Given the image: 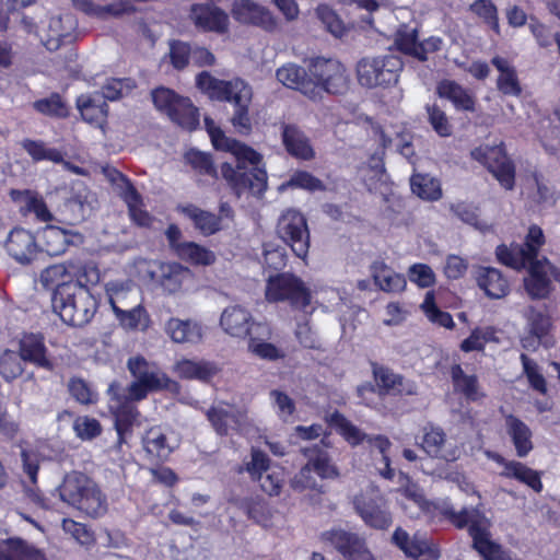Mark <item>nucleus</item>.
<instances>
[{"label": "nucleus", "instance_id": "obj_60", "mask_svg": "<svg viewBox=\"0 0 560 560\" xmlns=\"http://www.w3.org/2000/svg\"><path fill=\"white\" fill-rule=\"evenodd\" d=\"M497 340L493 327H478L471 331L468 338L462 341L460 350L464 352L481 351L488 342Z\"/></svg>", "mask_w": 560, "mask_h": 560}, {"label": "nucleus", "instance_id": "obj_42", "mask_svg": "<svg viewBox=\"0 0 560 560\" xmlns=\"http://www.w3.org/2000/svg\"><path fill=\"white\" fill-rule=\"evenodd\" d=\"M492 65L500 72L497 80V88L505 95L518 96L522 92L515 68L504 58L494 57Z\"/></svg>", "mask_w": 560, "mask_h": 560}, {"label": "nucleus", "instance_id": "obj_18", "mask_svg": "<svg viewBox=\"0 0 560 560\" xmlns=\"http://www.w3.org/2000/svg\"><path fill=\"white\" fill-rule=\"evenodd\" d=\"M130 374L152 392L161 389H177L178 385L154 364L142 357H133L127 363Z\"/></svg>", "mask_w": 560, "mask_h": 560}, {"label": "nucleus", "instance_id": "obj_15", "mask_svg": "<svg viewBox=\"0 0 560 560\" xmlns=\"http://www.w3.org/2000/svg\"><path fill=\"white\" fill-rule=\"evenodd\" d=\"M220 326L226 335L237 339L249 338L254 332H258L262 337L270 335L267 325L256 322L247 308L237 304L223 310L220 316Z\"/></svg>", "mask_w": 560, "mask_h": 560}, {"label": "nucleus", "instance_id": "obj_12", "mask_svg": "<svg viewBox=\"0 0 560 560\" xmlns=\"http://www.w3.org/2000/svg\"><path fill=\"white\" fill-rule=\"evenodd\" d=\"M138 268L145 272L149 280L158 281L170 294L182 291L194 278L191 270L178 262L140 260Z\"/></svg>", "mask_w": 560, "mask_h": 560}, {"label": "nucleus", "instance_id": "obj_31", "mask_svg": "<svg viewBox=\"0 0 560 560\" xmlns=\"http://www.w3.org/2000/svg\"><path fill=\"white\" fill-rule=\"evenodd\" d=\"M177 210L189 219L203 236L213 235L223 229L220 217L195 205L178 206Z\"/></svg>", "mask_w": 560, "mask_h": 560}, {"label": "nucleus", "instance_id": "obj_27", "mask_svg": "<svg viewBox=\"0 0 560 560\" xmlns=\"http://www.w3.org/2000/svg\"><path fill=\"white\" fill-rule=\"evenodd\" d=\"M504 427L506 434L511 439L516 455L526 457L533 450V432L530 428L514 415L504 417Z\"/></svg>", "mask_w": 560, "mask_h": 560}, {"label": "nucleus", "instance_id": "obj_30", "mask_svg": "<svg viewBox=\"0 0 560 560\" xmlns=\"http://www.w3.org/2000/svg\"><path fill=\"white\" fill-rule=\"evenodd\" d=\"M0 560H47V558L35 545L13 537L0 541Z\"/></svg>", "mask_w": 560, "mask_h": 560}, {"label": "nucleus", "instance_id": "obj_43", "mask_svg": "<svg viewBox=\"0 0 560 560\" xmlns=\"http://www.w3.org/2000/svg\"><path fill=\"white\" fill-rule=\"evenodd\" d=\"M106 293L114 314L118 313V308H129L140 302L138 292L122 282H108L106 284Z\"/></svg>", "mask_w": 560, "mask_h": 560}, {"label": "nucleus", "instance_id": "obj_2", "mask_svg": "<svg viewBox=\"0 0 560 560\" xmlns=\"http://www.w3.org/2000/svg\"><path fill=\"white\" fill-rule=\"evenodd\" d=\"M545 244V235L538 225H532L524 244L498 246L495 254L499 261L515 270L527 269L524 287L533 300L546 299L551 292L550 275L553 277V267L547 258L538 259V253Z\"/></svg>", "mask_w": 560, "mask_h": 560}, {"label": "nucleus", "instance_id": "obj_14", "mask_svg": "<svg viewBox=\"0 0 560 560\" xmlns=\"http://www.w3.org/2000/svg\"><path fill=\"white\" fill-rule=\"evenodd\" d=\"M471 158L485 165L503 188L511 190L515 184V167L506 156L503 144L480 145L471 151Z\"/></svg>", "mask_w": 560, "mask_h": 560}, {"label": "nucleus", "instance_id": "obj_29", "mask_svg": "<svg viewBox=\"0 0 560 560\" xmlns=\"http://www.w3.org/2000/svg\"><path fill=\"white\" fill-rule=\"evenodd\" d=\"M372 372L381 394H416L415 386L409 383L406 384L402 376L394 373L390 369L372 363Z\"/></svg>", "mask_w": 560, "mask_h": 560}, {"label": "nucleus", "instance_id": "obj_40", "mask_svg": "<svg viewBox=\"0 0 560 560\" xmlns=\"http://www.w3.org/2000/svg\"><path fill=\"white\" fill-rule=\"evenodd\" d=\"M174 372L182 378L206 382L215 373L214 364L203 360L182 359L174 365Z\"/></svg>", "mask_w": 560, "mask_h": 560}, {"label": "nucleus", "instance_id": "obj_22", "mask_svg": "<svg viewBox=\"0 0 560 560\" xmlns=\"http://www.w3.org/2000/svg\"><path fill=\"white\" fill-rule=\"evenodd\" d=\"M486 454L488 458L503 467V470L500 472L502 477L514 478L530 487L535 492H540L542 490L541 477L538 471L527 467L521 462L506 460L498 453L487 452Z\"/></svg>", "mask_w": 560, "mask_h": 560}, {"label": "nucleus", "instance_id": "obj_26", "mask_svg": "<svg viewBox=\"0 0 560 560\" xmlns=\"http://www.w3.org/2000/svg\"><path fill=\"white\" fill-rule=\"evenodd\" d=\"M165 332L176 343H199L203 338V328L194 319L170 318L165 324Z\"/></svg>", "mask_w": 560, "mask_h": 560}, {"label": "nucleus", "instance_id": "obj_21", "mask_svg": "<svg viewBox=\"0 0 560 560\" xmlns=\"http://www.w3.org/2000/svg\"><path fill=\"white\" fill-rule=\"evenodd\" d=\"M276 75L283 85L300 91L311 100L318 98V86L303 67L287 63L277 70Z\"/></svg>", "mask_w": 560, "mask_h": 560}, {"label": "nucleus", "instance_id": "obj_28", "mask_svg": "<svg viewBox=\"0 0 560 560\" xmlns=\"http://www.w3.org/2000/svg\"><path fill=\"white\" fill-rule=\"evenodd\" d=\"M45 250L51 256L63 254L69 245L81 244L83 237L80 233L61 229L56 225H47L43 231Z\"/></svg>", "mask_w": 560, "mask_h": 560}, {"label": "nucleus", "instance_id": "obj_61", "mask_svg": "<svg viewBox=\"0 0 560 560\" xmlns=\"http://www.w3.org/2000/svg\"><path fill=\"white\" fill-rule=\"evenodd\" d=\"M421 308L430 322L441 327L452 328L454 326L453 318L450 313L441 311L435 305V296L432 291L425 293Z\"/></svg>", "mask_w": 560, "mask_h": 560}, {"label": "nucleus", "instance_id": "obj_56", "mask_svg": "<svg viewBox=\"0 0 560 560\" xmlns=\"http://www.w3.org/2000/svg\"><path fill=\"white\" fill-rule=\"evenodd\" d=\"M269 337L270 335L268 337H262L261 335H258V332H254L248 338V351L264 360H277L283 358L284 354L279 348L265 341Z\"/></svg>", "mask_w": 560, "mask_h": 560}, {"label": "nucleus", "instance_id": "obj_8", "mask_svg": "<svg viewBox=\"0 0 560 560\" xmlns=\"http://www.w3.org/2000/svg\"><path fill=\"white\" fill-rule=\"evenodd\" d=\"M402 61L395 55L364 57L357 63V77L362 86L372 89L396 83Z\"/></svg>", "mask_w": 560, "mask_h": 560}, {"label": "nucleus", "instance_id": "obj_45", "mask_svg": "<svg viewBox=\"0 0 560 560\" xmlns=\"http://www.w3.org/2000/svg\"><path fill=\"white\" fill-rule=\"evenodd\" d=\"M115 316L119 325L126 330L145 331L151 324L150 315L141 302L129 308H118V313Z\"/></svg>", "mask_w": 560, "mask_h": 560}, {"label": "nucleus", "instance_id": "obj_4", "mask_svg": "<svg viewBox=\"0 0 560 560\" xmlns=\"http://www.w3.org/2000/svg\"><path fill=\"white\" fill-rule=\"evenodd\" d=\"M51 304L63 323L78 327L88 324L97 310V302L90 289L78 284L63 283L54 291Z\"/></svg>", "mask_w": 560, "mask_h": 560}, {"label": "nucleus", "instance_id": "obj_32", "mask_svg": "<svg viewBox=\"0 0 560 560\" xmlns=\"http://www.w3.org/2000/svg\"><path fill=\"white\" fill-rule=\"evenodd\" d=\"M191 18L196 25L208 31L224 32L229 23V18L224 11L208 4L194 5Z\"/></svg>", "mask_w": 560, "mask_h": 560}, {"label": "nucleus", "instance_id": "obj_57", "mask_svg": "<svg viewBox=\"0 0 560 560\" xmlns=\"http://www.w3.org/2000/svg\"><path fill=\"white\" fill-rule=\"evenodd\" d=\"M93 201L94 197L84 189L69 198L65 206L72 213L73 220L82 221L91 214Z\"/></svg>", "mask_w": 560, "mask_h": 560}, {"label": "nucleus", "instance_id": "obj_36", "mask_svg": "<svg viewBox=\"0 0 560 560\" xmlns=\"http://www.w3.org/2000/svg\"><path fill=\"white\" fill-rule=\"evenodd\" d=\"M371 273L375 284L384 292L398 293L406 288L405 277L395 272L383 261H374L371 266Z\"/></svg>", "mask_w": 560, "mask_h": 560}, {"label": "nucleus", "instance_id": "obj_54", "mask_svg": "<svg viewBox=\"0 0 560 560\" xmlns=\"http://www.w3.org/2000/svg\"><path fill=\"white\" fill-rule=\"evenodd\" d=\"M71 282L89 289V285L96 284L100 281V271L93 264L81 261H70Z\"/></svg>", "mask_w": 560, "mask_h": 560}, {"label": "nucleus", "instance_id": "obj_35", "mask_svg": "<svg viewBox=\"0 0 560 560\" xmlns=\"http://www.w3.org/2000/svg\"><path fill=\"white\" fill-rule=\"evenodd\" d=\"M282 140L287 151L301 160H311L315 153L310 143V139L296 126H284L282 131Z\"/></svg>", "mask_w": 560, "mask_h": 560}, {"label": "nucleus", "instance_id": "obj_1", "mask_svg": "<svg viewBox=\"0 0 560 560\" xmlns=\"http://www.w3.org/2000/svg\"><path fill=\"white\" fill-rule=\"evenodd\" d=\"M205 125L215 149L231 152L236 166L230 163L221 165L222 177L240 197L248 190L254 196H262L268 187V176L265 167L260 166L261 155L250 147L226 137L211 118H205Z\"/></svg>", "mask_w": 560, "mask_h": 560}, {"label": "nucleus", "instance_id": "obj_52", "mask_svg": "<svg viewBox=\"0 0 560 560\" xmlns=\"http://www.w3.org/2000/svg\"><path fill=\"white\" fill-rule=\"evenodd\" d=\"M21 145L35 162H39V161H51L54 163H62L63 162V155L59 150H57L55 148L47 147L45 144V142H43L40 140L24 139L21 142Z\"/></svg>", "mask_w": 560, "mask_h": 560}, {"label": "nucleus", "instance_id": "obj_49", "mask_svg": "<svg viewBox=\"0 0 560 560\" xmlns=\"http://www.w3.org/2000/svg\"><path fill=\"white\" fill-rule=\"evenodd\" d=\"M176 256L197 266H210L217 259L212 250L195 242H184L183 245L178 246Z\"/></svg>", "mask_w": 560, "mask_h": 560}, {"label": "nucleus", "instance_id": "obj_33", "mask_svg": "<svg viewBox=\"0 0 560 560\" xmlns=\"http://www.w3.org/2000/svg\"><path fill=\"white\" fill-rule=\"evenodd\" d=\"M77 106L82 118L89 124L101 126L107 117L108 106L100 92L79 96Z\"/></svg>", "mask_w": 560, "mask_h": 560}, {"label": "nucleus", "instance_id": "obj_64", "mask_svg": "<svg viewBox=\"0 0 560 560\" xmlns=\"http://www.w3.org/2000/svg\"><path fill=\"white\" fill-rule=\"evenodd\" d=\"M70 395L82 405L94 404L97 400V393L83 378L73 377L68 383Z\"/></svg>", "mask_w": 560, "mask_h": 560}, {"label": "nucleus", "instance_id": "obj_25", "mask_svg": "<svg viewBox=\"0 0 560 560\" xmlns=\"http://www.w3.org/2000/svg\"><path fill=\"white\" fill-rule=\"evenodd\" d=\"M142 446L149 458L160 462L166 460L175 448L166 430L160 425H154L145 431L142 436Z\"/></svg>", "mask_w": 560, "mask_h": 560}, {"label": "nucleus", "instance_id": "obj_58", "mask_svg": "<svg viewBox=\"0 0 560 560\" xmlns=\"http://www.w3.org/2000/svg\"><path fill=\"white\" fill-rule=\"evenodd\" d=\"M288 188H300L307 191L325 190L324 183L306 171H298L293 173L289 180L279 186V190L283 191Z\"/></svg>", "mask_w": 560, "mask_h": 560}, {"label": "nucleus", "instance_id": "obj_48", "mask_svg": "<svg viewBox=\"0 0 560 560\" xmlns=\"http://www.w3.org/2000/svg\"><path fill=\"white\" fill-rule=\"evenodd\" d=\"M121 197L128 206L132 221L140 226H149L152 220L151 215L143 209L142 198L130 182H126Z\"/></svg>", "mask_w": 560, "mask_h": 560}, {"label": "nucleus", "instance_id": "obj_53", "mask_svg": "<svg viewBox=\"0 0 560 560\" xmlns=\"http://www.w3.org/2000/svg\"><path fill=\"white\" fill-rule=\"evenodd\" d=\"M73 5L81 11L98 18L119 16L131 11L127 3L96 5L91 0H72Z\"/></svg>", "mask_w": 560, "mask_h": 560}, {"label": "nucleus", "instance_id": "obj_59", "mask_svg": "<svg viewBox=\"0 0 560 560\" xmlns=\"http://www.w3.org/2000/svg\"><path fill=\"white\" fill-rule=\"evenodd\" d=\"M40 282L46 288H54V291L59 290L63 283H70V262L49 266L42 272Z\"/></svg>", "mask_w": 560, "mask_h": 560}, {"label": "nucleus", "instance_id": "obj_13", "mask_svg": "<svg viewBox=\"0 0 560 560\" xmlns=\"http://www.w3.org/2000/svg\"><path fill=\"white\" fill-rule=\"evenodd\" d=\"M353 505L364 523L371 527L384 529L392 524L387 501L372 483L354 497Z\"/></svg>", "mask_w": 560, "mask_h": 560}, {"label": "nucleus", "instance_id": "obj_3", "mask_svg": "<svg viewBox=\"0 0 560 560\" xmlns=\"http://www.w3.org/2000/svg\"><path fill=\"white\" fill-rule=\"evenodd\" d=\"M57 491L62 502L90 517L96 518L107 512L106 495L84 474L73 471L66 475Z\"/></svg>", "mask_w": 560, "mask_h": 560}, {"label": "nucleus", "instance_id": "obj_34", "mask_svg": "<svg viewBox=\"0 0 560 560\" xmlns=\"http://www.w3.org/2000/svg\"><path fill=\"white\" fill-rule=\"evenodd\" d=\"M478 285L491 299H501L509 293V281L501 271L492 267H480L477 272Z\"/></svg>", "mask_w": 560, "mask_h": 560}, {"label": "nucleus", "instance_id": "obj_38", "mask_svg": "<svg viewBox=\"0 0 560 560\" xmlns=\"http://www.w3.org/2000/svg\"><path fill=\"white\" fill-rule=\"evenodd\" d=\"M302 453L319 479H334L339 476L337 467L331 464L328 453L320 445L304 447Z\"/></svg>", "mask_w": 560, "mask_h": 560}, {"label": "nucleus", "instance_id": "obj_5", "mask_svg": "<svg viewBox=\"0 0 560 560\" xmlns=\"http://www.w3.org/2000/svg\"><path fill=\"white\" fill-rule=\"evenodd\" d=\"M450 518L458 528L468 527L472 546L483 560H511L501 545L490 539L489 521L479 509L465 508L459 512L452 511L450 512Z\"/></svg>", "mask_w": 560, "mask_h": 560}, {"label": "nucleus", "instance_id": "obj_46", "mask_svg": "<svg viewBox=\"0 0 560 560\" xmlns=\"http://www.w3.org/2000/svg\"><path fill=\"white\" fill-rule=\"evenodd\" d=\"M207 417L218 434L226 435L230 429L240 425L243 416L241 412H235L232 408L215 406L207 411Z\"/></svg>", "mask_w": 560, "mask_h": 560}, {"label": "nucleus", "instance_id": "obj_44", "mask_svg": "<svg viewBox=\"0 0 560 560\" xmlns=\"http://www.w3.org/2000/svg\"><path fill=\"white\" fill-rule=\"evenodd\" d=\"M77 23L71 14L51 16L48 21V38L44 43L47 49H57L61 40L68 37Z\"/></svg>", "mask_w": 560, "mask_h": 560}, {"label": "nucleus", "instance_id": "obj_41", "mask_svg": "<svg viewBox=\"0 0 560 560\" xmlns=\"http://www.w3.org/2000/svg\"><path fill=\"white\" fill-rule=\"evenodd\" d=\"M451 378L454 390L462 394L467 400L476 401L483 397L476 375L466 374L459 364L451 368Z\"/></svg>", "mask_w": 560, "mask_h": 560}, {"label": "nucleus", "instance_id": "obj_63", "mask_svg": "<svg viewBox=\"0 0 560 560\" xmlns=\"http://www.w3.org/2000/svg\"><path fill=\"white\" fill-rule=\"evenodd\" d=\"M72 428L75 435L83 441L93 440L102 432L100 421L89 416H80L75 418Z\"/></svg>", "mask_w": 560, "mask_h": 560}, {"label": "nucleus", "instance_id": "obj_39", "mask_svg": "<svg viewBox=\"0 0 560 560\" xmlns=\"http://www.w3.org/2000/svg\"><path fill=\"white\" fill-rule=\"evenodd\" d=\"M436 92L440 97L451 101L458 110H475L474 97L455 81H441L436 86Z\"/></svg>", "mask_w": 560, "mask_h": 560}, {"label": "nucleus", "instance_id": "obj_62", "mask_svg": "<svg viewBox=\"0 0 560 560\" xmlns=\"http://www.w3.org/2000/svg\"><path fill=\"white\" fill-rule=\"evenodd\" d=\"M270 469V458L257 447H252L249 460L244 462L245 470L252 480H260L261 475Z\"/></svg>", "mask_w": 560, "mask_h": 560}, {"label": "nucleus", "instance_id": "obj_16", "mask_svg": "<svg viewBox=\"0 0 560 560\" xmlns=\"http://www.w3.org/2000/svg\"><path fill=\"white\" fill-rule=\"evenodd\" d=\"M108 394L110 396L109 409L114 416V425L118 435L117 446L120 447L131 435L132 428L139 425L140 412L133 404L120 395L118 385L110 384Z\"/></svg>", "mask_w": 560, "mask_h": 560}, {"label": "nucleus", "instance_id": "obj_50", "mask_svg": "<svg viewBox=\"0 0 560 560\" xmlns=\"http://www.w3.org/2000/svg\"><path fill=\"white\" fill-rule=\"evenodd\" d=\"M329 424L334 427L342 438L352 446H358L365 442L368 434L350 422L343 415L338 411L329 416Z\"/></svg>", "mask_w": 560, "mask_h": 560}, {"label": "nucleus", "instance_id": "obj_10", "mask_svg": "<svg viewBox=\"0 0 560 560\" xmlns=\"http://www.w3.org/2000/svg\"><path fill=\"white\" fill-rule=\"evenodd\" d=\"M278 236L292 249L294 255L305 259L310 249V230L305 215L294 209H285L277 222Z\"/></svg>", "mask_w": 560, "mask_h": 560}, {"label": "nucleus", "instance_id": "obj_9", "mask_svg": "<svg viewBox=\"0 0 560 560\" xmlns=\"http://www.w3.org/2000/svg\"><path fill=\"white\" fill-rule=\"evenodd\" d=\"M155 108L166 114L170 119L187 130H194L199 125L198 109L188 97L176 94L173 90L161 86L151 92Z\"/></svg>", "mask_w": 560, "mask_h": 560}, {"label": "nucleus", "instance_id": "obj_7", "mask_svg": "<svg viewBox=\"0 0 560 560\" xmlns=\"http://www.w3.org/2000/svg\"><path fill=\"white\" fill-rule=\"evenodd\" d=\"M196 84L211 100L229 102L234 108L249 106L253 100L252 86L240 78L225 81L209 72H201L196 78Z\"/></svg>", "mask_w": 560, "mask_h": 560}, {"label": "nucleus", "instance_id": "obj_20", "mask_svg": "<svg viewBox=\"0 0 560 560\" xmlns=\"http://www.w3.org/2000/svg\"><path fill=\"white\" fill-rule=\"evenodd\" d=\"M232 13L241 23L253 24L269 32L277 28V20L272 13L265 7L250 0L235 1Z\"/></svg>", "mask_w": 560, "mask_h": 560}, {"label": "nucleus", "instance_id": "obj_47", "mask_svg": "<svg viewBox=\"0 0 560 560\" xmlns=\"http://www.w3.org/2000/svg\"><path fill=\"white\" fill-rule=\"evenodd\" d=\"M372 132L383 149L395 147L406 159L410 160L413 156V148L408 136L396 132L395 137H392L390 132L378 125L372 126Z\"/></svg>", "mask_w": 560, "mask_h": 560}, {"label": "nucleus", "instance_id": "obj_37", "mask_svg": "<svg viewBox=\"0 0 560 560\" xmlns=\"http://www.w3.org/2000/svg\"><path fill=\"white\" fill-rule=\"evenodd\" d=\"M527 322V330L530 336L522 339V345L524 348H530L535 346V339L539 342L544 337H546L551 328V319L550 317L537 311L534 307H528L524 314Z\"/></svg>", "mask_w": 560, "mask_h": 560}, {"label": "nucleus", "instance_id": "obj_11", "mask_svg": "<svg viewBox=\"0 0 560 560\" xmlns=\"http://www.w3.org/2000/svg\"><path fill=\"white\" fill-rule=\"evenodd\" d=\"M310 77L318 86V97L322 91L330 94H343L350 85L349 74L341 62L331 58L317 57L308 65Z\"/></svg>", "mask_w": 560, "mask_h": 560}, {"label": "nucleus", "instance_id": "obj_51", "mask_svg": "<svg viewBox=\"0 0 560 560\" xmlns=\"http://www.w3.org/2000/svg\"><path fill=\"white\" fill-rule=\"evenodd\" d=\"M410 186L412 192L423 200L435 201L442 197L440 182L429 175L415 174Z\"/></svg>", "mask_w": 560, "mask_h": 560}, {"label": "nucleus", "instance_id": "obj_6", "mask_svg": "<svg viewBox=\"0 0 560 560\" xmlns=\"http://www.w3.org/2000/svg\"><path fill=\"white\" fill-rule=\"evenodd\" d=\"M265 298L270 303L288 302L293 308L305 310L311 304L312 294L301 278L281 272L268 277Z\"/></svg>", "mask_w": 560, "mask_h": 560}, {"label": "nucleus", "instance_id": "obj_24", "mask_svg": "<svg viewBox=\"0 0 560 560\" xmlns=\"http://www.w3.org/2000/svg\"><path fill=\"white\" fill-rule=\"evenodd\" d=\"M19 352L24 362L52 371L54 363L47 355L48 350L43 335L33 332L23 335L19 341Z\"/></svg>", "mask_w": 560, "mask_h": 560}, {"label": "nucleus", "instance_id": "obj_17", "mask_svg": "<svg viewBox=\"0 0 560 560\" xmlns=\"http://www.w3.org/2000/svg\"><path fill=\"white\" fill-rule=\"evenodd\" d=\"M323 537L347 560H376L365 539L355 533L332 529L324 533Z\"/></svg>", "mask_w": 560, "mask_h": 560}, {"label": "nucleus", "instance_id": "obj_23", "mask_svg": "<svg viewBox=\"0 0 560 560\" xmlns=\"http://www.w3.org/2000/svg\"><path fill=\"white\" fill-rule=\"evenodd\" d=\"M5 248L8 254L20 264L31 262L38 252L34 235L21 228L10 232Z\"/></svg>", "mask_w": 560, "mask_h": 560}, {"label": "nucleus", "instance_id": "obj_19", "mask_svg": "<svg viewBox=\"0 0 560 560\" xmlns=\"http://www.w3.org/2000/svg\"><path fill=\"white\" fill-rule=\"evenodd\" d=\"M421 447L429 456L446 462H455L462 453L460 447L448 440L441 428L433 425L423 429Z\"/></svg>", "mask_w": 560, "mask_h": 560}, {"label": "nucleus", "instance_id": "obj_55", "mask_svg": "<svg viewBox=\"0 0 560 560\" xmlns=\"http://www.w3.org/2000/svg\"><path fill=\"white\" fill-rule=\"evenodd\" d=\"M23 358L13 350H5L0 354V374L7 382H12L24 372Z\"/></svg>", "mask_w": 560, "mask_h": 560}]
</instances>
